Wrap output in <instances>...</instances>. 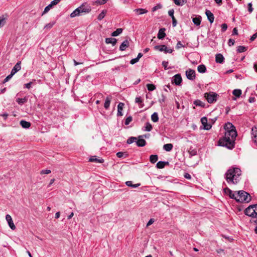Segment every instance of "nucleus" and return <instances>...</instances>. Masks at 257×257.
<instances>
[{
	"label": "nucleus",
	"instance_id": "obj_43",
	"mask_svg": "<svg viewBox=\"0 0 257 257\" xmlns=\"http://www.w3.org/2000/svg\"><path fill=\"white\" fill-rule=\"evenodd\" d=\"M6 23V19L4 17H0V28L3 27Z\"/></svg>",
	"mask_w": 257,
	"mask_h": 257
},
{
	"label": "nucleus",
	"instance_id": "obj_48",
	"mask_svg": "<svg viewBox=\"0 0 257 257\" xmlns=\"http://www.w3.org/2000/svg\"><path fill=\"white\" fill-rule=\"evenodd\" d=\"M137 140V138L136 137H131L127 140V143L128 144H131L135 142H136Z\"/></svg>",
	"mask_w": 257,
	"mask_h": 257
},
{
	"label": "nucleus",
	"instance_id": "obj_61",
	"mask_svg": "<svg viewBox=\"0 0 257 257\" xmlns=\"http://www.w3.org/2000/svg\"><path fill=\"white\" fill-rule=\"evenodd\" d=\"M154 222V219H150L149 220V221H148V222L147 223V227H148L149 226L151 225V224H152Z\"/></svg>",
	"mask_w": 257,
	"mask_h": 257
},
{
	"label": "nucleus",
	"instance_id": "obj_29",
	"mask_svg": "<svg viewBox=\"0 0 257 257\" xmlns=\"http://www.w3.org/2000/svg\"><path fill=\"white\" fill-rule=\"evenodd\" d=\"M125 184L128 186V187H131L132 188H136L139 186H140V184L138 183V184H133L132 183V182L131 181H126L125 182Z\"/></svg>",
	"mask_w": 257,
	"mask_h": 257
},
{
	"label": "nucleus",
	"instance_id": "obj_41",
	"mask_svg": "<svg viewBox=\"0 0 257 257\" xmlns=\"http://www.w3.org/2000/svg\"><path fill=\"white\" fill-rule=\"evenodd\" d=\"M16 101L19 104H23L27 101V98L26 97H24L23 98H18L17 99Z\"/></svg>",
	"mask_w": 257,
	"mask_h": 257
},
{
	"label": "nucleus",
	"instance_id": "obj_64",
	"mask_svg": "<svg viewBox=\"0 0 257 257\" xmlns=\"http://www.w3.org/2000/svg\"><path fill=\"white\" fill-rule=\"evenodd\" d=\"M253 205V209L254 210V213H255V216L256 217H257V204H254V205Z\"/></svg>",
	"mask_w": 257,
	"mask_h": 257
},
{
	"label": "nucleus",
	"instance_id": "obj_4",
	"mask_svg": "<svg viewBox=\"0 0 257 257\" xmlns=\"http://www.w3.org/2000/svg\"><path fill=\"white\" fill-rule=\"evenodd\" d=\"M217 96V94L213 92L206 93L204 94V97L210 103H213L214 101H216Z\"/></svg>",
	"mask_w": 257,
	"mask_h": 257
},
{
	"label": "nucleus",
	"instance_id": "obj_18",
	"mask_svg": "<svg viewBox=\"0 0 257 257\" xmlns=\"http://www.w3.org/2000/svg\"><path fill=\"white\" fill-rule=\"evenodd\" d=\"M81 13L78 8L73 11L70 14L71 18H74L81 15Z\"/></svg>",
	"mask_w": 257,
	"mask_h": 257
},
{
	"label": "nucleus",
	"instance_id": "obj_13",
	"mask_svg": "<svg viewBox=\"0 0 257 257\" xmlns=\"http://www.w3.org/2000/svg\"><path fill=\"white\" fill-rule=\"evenodd\" d=\"M21 62H18L16 63V64L14 66L13 68L12 69L11 73L14 75L17 72H18L19 70L21 69Z\"/></svg>",
	"mask_w": 257,
	"mask_h": 257
},
{
	"label": "nucleus",
	"instance_id": "obj_47",
	"mask_svg": "<svg viewBox=\"0 0 257 257\" xmlns=\"http://www.w3.org/2000/svg\"><path fill=\"white\" fill-rule=\"evenodd\" d=\"M52 7H53L50 4H49L48 6H47L45 8L44 11H43L42 15H44V14H46L47 13H48L52 8Z\"/></svg>",
	"mask_w": 257,
	"mask_h": 257
},
{
	"label": "nucleus",
	"instance_id": "obj_52",
	"mask_svg": "<svg viewBox=\"0 0 257 257\" xmlns=\"http://www.w3.org/2000/svg\"><path fill=\"white\" fill-rule=\"evenodd\" d=\"M61 0H53V1H52L51 2V3L50 4L52 7L57 5L60 2Z\"/></svg>",
	"mask_w": 257,
	"mask_h": 257
},
{
	"label": "nucleus",
	"instance_id": "obj_35",
	"mask_svg": "<svg viewBox=\"0 0 257 257\" xmlns=\"http://www.w3.org/2000/svg\"><path fill=\"white\" fill-rule=\"evenodd\" d=\"M122 32V29L121 28H118L114 31L112 34L111 36L113 37H116L118 36L119 34H120Z\"/></svg>",
	"mask_w": 257,
	"mask_h": 257
},
{
	"label": "nucleus",
	"instance_id": "obj_31",
	"mask_svg": "<svg viewBox=\"0 0 257 257\" xmlns=\"http://www.w3.org/2000/svg\"><path fill=\"white\" fill-rule=\"evenodd\" d=\"M174 3L177 6H183L186 3V0H173Z\"/></svg>",
	"mask_w": 257,
	"mask_h": 257
},
{
	"label": "nucleus",
	"instance_id": "obj_25",
	"mask_svg": "<svg viewBox=\"0 0 257 257\" xmlns=\"http://www.w3.org/2000/svg\"><path fill=\"white\" fill-rule=\"evenodd\" d=\"M105 42L107 44H111L113 46H114L116 43V39L112 38H106Z\"/></svg>",
	"mask_w": 257,
	"mask_h": 257
},
{
	"label": "nucleus",
	"instance_id": "obj_2",
	"mask_svg": "<svg viewBox=\"0 0 257 257\" xmlns=\"http://www.w3.org/2000/svg\"><path fill=\"white\" fill-rule=\"evenodd\" d=\"M240 174L241 170L239 168L230 169L225 174L226 180L229 184H236Z\"/></svg>",
	"mask_w": 257,
	"mask_h": 257
},
{
	"label": "nucleus",
	"instance_id": "obj_38",
	"mask_svg": "<svg viewBox=\"0 0 257 257\" xmlns=\"http://www.w3.org/2000/svg\"><path fill=\"white\" fill-rule=\"evenodd\" d=\"M158 160V156L156 155H152L150 157V161L152 163H156Z\"/></svg>",
	"mask_w": 257,
	"mask_h": 257
},
{
	"label": "nucleus",
	"instance_id": "obj_54",
	"mask_svg": "<svg viewBox=\"0 0 257 257\" xmlns=\"http://www.w3.org/2000/svg\"><path fill=\"white\" fill-rule=\"evenodd\" d=\"M51 173L50 170H43L41 171V174H49Z\"/></svg>",
	"mask_w": 257,
	"mask_h": 257
},
{
	"label": "nucleus",
	"instance_id": "obj_21",
	"mask_svg": "<svg viewBox=\"0 0 257 257\" xmlns=\"http://www.w3.org/2000/svg\"><path fill=\"white\" fill-rule=\"evenodd\" d=\"M165 29L161 28L159 30L158 34V38L159 39H163L165 36L166 34L165 33Z\"/></svg>",
	"mask_w": 257,
	"mask_h": 257
},
{
	"label": "nucleus",
	"instance_id": "obj_60",
	"mask_svg": "<svg viewBox=\"0 0 257 257\" xmlns=\"http://www.w3.org/2000/svg\"><path fill=\"white\" fill-rule=\"evenodd\" d=\"M183 47L184 46L182 44L181 41H178L176 45L177 49H180V48Z\"/></svg>",
	"mask_w": 257,
	"mask_h": 257
},
{
	"label": "nucleus",
	"instance_id": "obj_51",
	"mask_svg": "<svg viewBox=\"0 0 257 257\" xmlns=\"http://www.w3.org/2000/svg\"><path fill=\"white\" fill-rule=\"evenodd\" d=\"M132 121V117L131 116L127 117L125 120V124L128 125Z\"/></svg>",
	"mask_w": 257,
	"mask_h": 257
},
{
	"label": "nucleus",
	"instance_id": "obj_5",
	"mask_svg": "<svg viewBox=\"0 0 257 257\" xmlns=\"http://www.w3.org/2000/svg\"><path fill=\"white\" fill-rule=\"evenodd\" d=\"M81 14L82 13H89L91 11V8L89 5L86 3H83L80 7H78Z\"/></svg>",
	"mask_w": 257,
	"mask_h": 257
},
{
	"label": "nucleus",
	"instance_id": "obj_36",
	"mask_svg": "<svg viewBox=\"0 0 257 257\" xmlns=\"http://www.w3.org/2000/svg\"><path fill=\"white\" fill-rule=\"evenodd\" d=\"M108 0H97L93 2V5H102L105 4Z\"/></svg>",
	"mask_w": 257,
	"mask_h": 257
},
{
	"label": "nucleus",
	"instance_id": "obj_24",
	"mask_svg": "<svg viewBox=\"0 0 257 257\" xmlns=\"http://www.w3.org/2000/svg\"><path fill=\"white\" fill-rule=\"evenodd\" d=\"M224 192L226 194L228 195L231 198H233V199H234V197H233L232 196L233 195L234 196V194H235V193H232V191L228 188H226L224 189Z\"/></svg>",
	"mask_w": 257,
	"mask_h": 257
},
{
	"label": "nucleus",
	"instance_id": "obj_20",
	"mask_svg": "<svg viewBox=\"0 0 257 257\" xmlns=\"http://www.w3.org/2000/svg\"><path fill=\"white\" fill-rule=\"evenodd\" d=\"M129 46V42L126 40L124 41L119 47V50L120 51H124L126 49L127 47Z\"/></svg>",
	"mask_w": 257,
	"mask_h": 257
},
{
	"label": "nucleus",
	"instance_id": "obj_33",
	"mask_svg": "<svg viewBox=\"0 0 257 257\" xmlns=\"http://www.w3.org/2000/svg\"><path fill=\"white\" fill-rule=\"evenodd\" d=\"M206 70V67L204 65H200L197 67V70L200 73H204Z\"/></svg>",
	"mask_w": 257,
	"mask_h": 257
},
{
	"label": "nucleus",
	"instance_id": "obj_39",
	"mask_svg": "<svg viewBox=\"0 0 257 257\" xmlns=\"http://www.w3.org/2000/svg\"><path fill=\"white\" fill-rule=\"evenodd\" d=\"M241 93L242 92L240 89H234L232 92L233 94L236 97H240V96L241 94Z\"/></svg>",
	"mask_w": 257,
	"mask_h": 257
},
{
	"label": "nucleus",
	"instance_id": "obj_19",
	"mask_svg": "<svg viewBox=\"0 0 257 257\" xmlns=\"http://www.w3.org/2000/svg\"><path fill=\"white\" fill-rule=\"evenodd\" d=\"M111 99H112V97L111 96H107L106 97L104 104V107L106 109H108Z\"/></svg>",
	"mask_w": 257,
	"mask_h": 257
},
{
	"label": "nucleus",
	"instance_id": "obj_62",
	"mask_svg": "<svg viewBox=\"0 0 257 257\" xmlns=\"http://www.w3.org/2000/svg\"><path fill=\"white\" fill-rule=\"evenodd\" d=\"M33 84L32 82H30L28 83L25 84L24 85L25 87L28 89H30L31 87L32 84Z\"/></svg>",
	"mask_w": 257,
	"mask_h": 257
},
{
	"label": "nucleus",
	"instance_id": "obj_55",
	"mask_svg": "<svg viewBox=\"0 0 257 257\" xmlns=\"http://www.w3.org/2000/svg\"><path fill=\"white\" fill-rule=\"evenodd\" d=\"M227 28V25L226 24H223L221 25V31L222 32H225Z\"/></svg>",
	"mask_w": 257,
	"mask_h": 257
},
{
	"label": "nucleus",
	"instance_id": "obj_32",
	"mask_svg": "<svg viewBox=\"0 0 257 257\" xmlns=\"http://www.w3.org/2000/svg\"><path fill=\"white\" fill-rule=\"evenodd\" d=\"M173 145L171 144H167L163 146V149L167 152L171 151Z\"/></svg>",
	"mask_w": 257,
	"mask_h": 257
},
{
	"label": "nucleus",
	"instance_id": "obj_53",
	"mask_svg": "<svg viewBox=\"0 0 257 257\" xmlns=\"http://www.w3.org/2000/svg\"><path fill=\"white\" fill-rule=\"evenodd\" d=\"M13 76V75L11 73L10 75L7 76L6 78L4 80V83H6L8 82L10 79L12 78V77Z\"/></svg>",
	"mask_w": 257,
	"mask_h": 257
},
{
	"label": "nucleus",
	"instance_id": "obj_63",
	"mask_svg": "<svg viewBox=\"0 0 257 257\" xmlns=\"http://www.w3.org/2000/svg\"><path fill=\"white\" fill-rule=\"evenodd\" d=\"M257 37V33H255V34H254L250 38V40L251 41H253V40H254Z\"/></svg>",
	"mask_w": 257,
	"mask_h": 257
},
{
	"label": "nucleus",
	"instance_id": "obj_46",
	"mask_svg": "<svg viewBox=\"0 0 257 257\" xmlns=\"http://www.w3.org/2000/svg\"><path fill=\"white\" fill-rule=\"evenodd\" d=\"M135 102L140 104V107L142 108L143 106V104L142 103V100L141 99L140 97H137L135 98Z\"/></svg>",
	"mask_w": 257,
	"mask_h": 257
},
{
	"label": "nucleus",
	"instance_id": "obj_11",
	"mask_svg": "<svg viewBox=\"0 0 257 257\" xmlns=\"http://www.w3.org/2000/svg\"><path fill=\"white\" fill-rule=\"evenodd\" d=\"M186 75L188 79L190 80H194L195 78V72L192 69L187 70L186 71Z\"/></svg>",
	"mask_w": 257,
	"mask_h": 257
},
{
	"label": "nucleus",
	"instance_id": "obj_58",
	"mask_svg": "<svg viewBox=\"0 0 257 257\" xmlns=\"http://www.w3.org/2000/svg\"><path fill=\"white\" fill-rule=\"evenodd\" d=\"M235 41L233 39H230L228 40V44L229 46H231L234 44Z\"/></svg>",
	"mask_w": 257,
	"mask_h": 257
},
{
	"label": "nucleus",
	"instance_id": "obj_34",
	"mask_svg": "<svg viewBox=\"0 0 257 257\" xmlns=\"http://www.w3.org/2000/svg\"><path fill=\"white\" fill-rule=\"evenodd\" d=\"M166 164H168V162L159 161L157 163L156 166L159 169H162L165 167Z\"/></svg>",
	"mask_w": 257,
	"mask_h": 257
},
{
	"label": "nucleus",
	"instance_id": "obj_56",
	"mask_svg": "<svg viewBox=\"0 0 257 257\" xmlns=\"http://www.w3.org/2000/svg\"><path fill=\"white\" fill-rule=\"evenodd\" d=\"M139 59L138 58H134V59H133L131 60L130 61V63L132 65L136 63L137 62H138L139 61Z\"/></svg>",
	"mask_w": 257,
	"mask_h": 257
},
{
	"label": "nucleus",
	"instance_id": "obj_12",
	"mask_svg": "<svg viewBox=\"0 0 257 257\" xmlns=\"http://www.w3.org/2000/svg\"><path fill=\"white\" fill-rule=\"evenodd\" d=\"M251 138L253 141L257 144V126H254L252 128Z\"/></svg>",
	"mask_w": 257,
	"mask_h": 257
},
{
	"label": "nucleus",
	"instance_id": "obj_28",
	"mask_svg": "<svg viewBox=\"0 0 257 257\" xmlns=\"http://www.w3.org/2000/svg\"><path fill=\"white\" fill-rule=\"evenodd\" d=\"M193 104L196 106H200L201 107H204L205 105V103H204L203 102L201 101L200 100H195L193 102Z\"/></svg>",
	"mask_w": 257,
	"mask_h": 257
},
{
	"label": "nucleus",
	"instance_id": "obj_45",
	"mask_svg": "<svg viewBox=\"0 0 257 257\" xmlns=\"http://www.w3.org/2000/svg\"><path fill=\"white\" fill-rule=\"evenodd\" d=\"M147 87L149 91H153L156 89V86L153 84H147Z\"/></svg>",
	"mask_w": 257,
	"mask_h": 257
},
{
	"label": "nucleus",
	"instance_id": "obj_14",
	"mask_svg": "<svg viewBox=\"0 0 257 257\" xmlns=\"http://www.w3.org/2000/svg\"><path fill=\"white\" fill-rule=\"evenodd\" d=\"M205 14L207 17V19L210 23H212L214 20V17L213 14L209 11L206 10L205 12Z\"/></svg>",
	"mask_w": 257,
	"mask_h": 257
},
{
	"label": "nucleus",
	"instance_id": "obj_15",
	"mask_svg": "<svg viewBox=\"0 0 257 257\" xmlns=\"http://www.w3.org/2000/svg\"><path fill=\"white\" fill-rule=\"evenodd\" d=\"M146 141L143 138V136L139 137V139L136 141L137 145L138 147H144L146 145Z\"/></svg>",
	"mask_w": 257,
	"mask_h": 257
},
{
	"label": "nucleus",
	"instance_id": "obj_17",
	"mask_svg": "<svg viewBox=\"0 0 257 257\" xmlns=\"http://www.w3.org/2000/svg\"><path fill=\"white\" fill-rule=\"evenodd\" d=\"M124 103L122 102H120L118 103L117 105V114L118 116H122L123 115L122 111L123 110L124 107Z\"/></svg>",
	"mask_w": 257,
	"mask_h": 257
},
{
	"label": "nucleus",
	"instance_id": "obj_22",
	"mask_svg": "<svg viewBox=\"0 0 257 257\" xmlns=\"http://www.w3.org/2000/svg\"><path fill=\"white\" fill-rule=\"evenodd\" d=\"M134 11L137 15H143L148 13V11L145 9H136Z\"/></svg>",
	"mask_w": 257,
	"mask_h": 257
},
{
	"label": "nucleus",
	"instance_id": "obj_40",
	"mask_svg": "<svg viewBox=\"0 0 257 257\" xmlns=\"http://www.w3.org/2000/svg\"><path fill=\"white\" fill-rule=\"evenodd\" d=\"M106 14V10H103L101 12V13L98 16L97 19L99 21H101V20H102L104 18Z\"/></svg>",
	"mask_w": 257,
	"mask_h": 257
},
{
	"label": "nucleus",
	"instance_id": "obj_30",
	"mask_svg": "<svg viewBox=\"0 0 257 257\" xmlns=\"http://www.w3.org/2000/svg\"><path fill=\"white\" fill-rule=\"evenodd\" d=\"M55 22H54V21L51 22L49 23L46 24L44 26V29L46 30H49L51 29L53 27V26L55 25Z\"/></svg>",
	"mask_w": 257,
	"mask_h": 257
},
{
	"label": "nucleus",
	"instance_id": "obj_50",
	"mask_svg": "<svg viewBox=\"0 0 257 257\" xmlns=\"http://www.w3.org/2000/svg\"><path fill=\"white\" fill-rule=\"evenodd\" d=\"M162 8V6L161 4H158L152 8V11L155 12L157 10L161 9Z\"/></svg>",
	"mask_w": 257,
	"mask_h": 257
},
{
	"label": "nucleus",
	"instance_id": "obj_44",
	"mask_svg": "<svg viewBox=\"0 0 257 257\" xmlns=\"http://www.w3.org/2000/svg\"><path fill=\"white\" fill-rule=\"evenodd\" d=\"M116 156L118 158H126L127 156V154L125 153L119 152L117 153Z\"/></svg>",
	"mask_w": 257,
	"mask_h": 257
},
{
	"label": "nucleus",
	"instance_id": "obj_23",
	"mask_svg": "<svg viewBox=\"0 0 257 257\" xmlns=\"http://www.w3.org/2000/svg\"><path fill=\"white\" fill-rule=\"evenodd\" d=\"M224 57L221 54H217L215 56V61L217 63H221L223 62Z\"/></svg>",
	"mask_w": 257,
	"mask_h": 257
},
{
	"label": "nucleus",
	"instance_id": "obj_16",
	"mask_svg": "<svg viewBox=\"0 0 257 257\" xmlns=\"http://www.w3.org/2000/svg\"><path fill=\"white\" fill-rule=\"evenodd\" d=\"M91 162H97L99 163H102L104 162V160L102 159L97 158L96 156H91L89 160Z\"/></svg>",
	"mask_w": 257,
	"mask_h": 257
},
{
	"label": "nucleus",
	"instance_id": "obj_37",
	"mask_svg": "<svg viewBox=\"0 0 257 257\" xmlns=\"http://www.w3.org/2000/svg\"><path fill=\"white\" fill-rule=\"evenodd\" d=\"M151 119L153 122H157L159 120L158 113L157 112L153 113L151 115Z\"/></svg>",
	"mask_w": 257,
	"mask_h": 257
},
{
	"label": "nucleus",
	"instance_id": "obj_26",
	"mask_svg": "<svg viewBox=\"0 0 257 257\" xmlns=\"http://www.w3.org/2000/svg\"><path fill=\"white\" fill-rule=\"evenodd\" d=\"M201 16H198L192 19L193 23L196 26H199L201 23Z\"/></svg>",
	"mask_w": 257,
	"mask_h": 257
},
{
	"label": "nucleus",
	"instance_id": "obj_3",
	"mask_svg": "<svg viewBox=\"0 0 257 257\" xmlns=\"http://www.w3.org/2000/svg\"><path fill=\"white\" fill-rule=\"evenodd\" d=\"M234 199L237 202H249L250 200V196L247 192L244 191H239L234 194Z\"/></svg>",
	"mask_w": 257,
	"mask_h": 257
},
{
	"label": "nucleus",
	"instance_id": "obj_7",
	"mask_svg": "<svg viewBox=\"0 0 257 257\" xmlns=\"http://www.w3.org/2000/svg\"><path fill=\"white\" fill-rule=\"evenodd\" d=\"M254 211H255L253 209V205H250L245 210V214L246 215L251 216L252 217H256Z\"/></svg>",
	"mask_w": 257,
	"mask_h": 257
},
{
	"label": "nucleus",
	"instance_id": "obj_10",
	"mask_svg": "<svg viewBox=\"0 0 257 257\" xmlns=\"http://www.w3.org/2000/svg\"><path fill=\"white\" fill-rule=\"evenodd\" d=\"M182 77L179 74L174 75L172 78V82L173 83H175L177 85H179L182 82Z\"/></svg>",
	"mask_w": 257,
	"mask_h": 257
},
{
	"label": "nucleus",
	"instance_id": "obj_27",
	"mask_svg": "<svg viewBox=\"0 0 257 257\" xmlns=\"http://www.w3.org/2000/svg\"><path fill=\"white\" fill-rule=\"evenodd\" d=\"M21 125L25 128H28L30 127L31 126V123L29 122L26 121L25 120H21L20 121Z\"/></svg>",
	"mask_w": 257,
	"mask_h": 257
},
{
	"label": "nucleus",
	"instance_id": "obj_9",
	"mask_svg": "<svg viewBox=\"0 0 257 257\" xmlns=\"http://www.w3.org/2000/svg\"><path fill=\"white\" fill-rule=\"evenodd\" d=\"M6 219L9 224V227L12 229L15 230L16 229V226L15 225L11 216L9 214H7L6 216Z\"/></svg>",
	"mask_w": 257,
	"mask_h": 257
},
{
	"label": "nucleus",
	"instance_id": "obj_1",
	"mask_svg": "<svg viewBox=\"0 0 257 257\" xmlns=\"http://www.w3.org/2000/svg\"><path fill=\"white\" fill-rule=\"evenodd\" d=\"M224 136L219 140V145L229 149H232L234 147V141L237 136L235 127L232 123L227 122L224 125Z\"/></svg>",
	"mask_w": 257,
	"mask_h": 257
},
{
	"label": "nucleus",
	"instance_id": "obj_8",
	"mask_svg": "<svg viewBox=\"0 0 257 257\" xmlns=\"http://www.w3.org/2000/svg\"><path fill=\"white\" fill-rule=\"evenodd\" d=\"M201 122L203 126V128L206 130H209L211 128V125L207 123V119L206 117H203L201 119Z\"/></svg>",
	"mask_w": 257,
	"mask_h": 257
},
{
	"label": "nucleus",
	"instance_id": "obj_6",
	"mask_svg": "<svg viewBox=\"0 0 257 257\" xmlns=\"http://www.w3.org/2000/svg\"><path fill=\"white\" fill-rule=\"evenodd\" d=\"M154 48L156 50H158L161 52L164 51L165 53H171L173 52L172 49L168 48L164 45L156 46Z\"/></svg>",
	"mask_w": 257,
	"mask_h": 257
},
{
	"label": "nucleus",
	"instance_id": "obj_57",
	"mask_svg": "<svg viewBox=\"0 0 257 257\" xmlns=\"http://www.w3.org/2000/svg\"><path fill=\"white\" fill-rule=\"evenodd\" d=\"M248 11L250 13H251L253 11V8H252V4L250 3H248Z\"/></svg>",
	"mask_w": 257,
	"mask_h": 257
},
{
	"label": "nucleus",
	"instance_id": "obj_42",
	"mask_svg": "<svg viewBox=\"0 0 257 257\" xmlns=\"http://www.w3.org/2000/svg\"><path fill=\"white\" fill-rule=\"evenodd\" d=\"M246 50V48L243 46H239L237 48V51L239 53L245 52Z\"/></svg>",
	"mask_w": 257,
	"mask_h": 257
},
{
	"label": "nucleus",
	"instance_id": "obj_59",
	"mask_svg": "<svg viewBox=\"0 0 257 257\" xmlns=\"http://www.w3.org/2000/svg\"><path fill=\"white\" fill-rule=\"evenodd\" d=\"M174 10H173V9L169 10L168 12V14L171 17V18H173L174 17Z\"/></svg>",
	"mask_w": 257,
	"mask_h": 257
},
{
	"label": "nucleus",
	"instance_id": "obj_49",
	"mask_svg": "<svg viewBox=\"0 0 257 257\" xmlns=\"http://www.w3.org/2000/svg\"><path fill=\"white\" fill-rule=\"evenodd\" d=\"M152 125L149 122L146 123V126H145V130L146 131L150 132L152 130Z\"/></svg>",
	"mask_w": 257,
	"mask_h": 257
}]
</instances>
